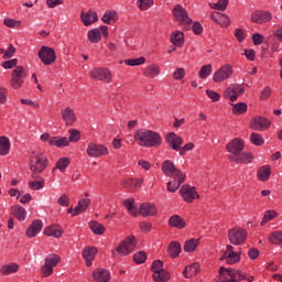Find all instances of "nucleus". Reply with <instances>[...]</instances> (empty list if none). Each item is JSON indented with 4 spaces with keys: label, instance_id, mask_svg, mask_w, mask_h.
I'll return each mask as SVG.
<instances>
[{
    "label": "nucleus",
    "instance_id": "49530a36",
    "mask_svg": "<svg viewBox=\"0 0 282 282\" xmlns=\"http://www.w3.org/2000/svg\"><path fill=\"white\" fill-rule=\"evenodd\" d=\"M70 162H72V160L69 158H67V156L61 158L56 162V165L53 169V171H56V169H58V171L64 173V171L67 169V166H69Z\"/></svg>",
    "mask_w": 282,
    "mask_h": 282
},
{
    "label": "nucleus",
    "instance_id": "e433bc0d",
    "mask_svg": "<svg viewBox=\"0 0 282 282\" xmlns=\"http://www.w3.org/2000/svg\"><path fill=\"white\" fill-rule=\"evenodd\" d=\"M220 261H226L228 265H235V263H239V261H241V249H239L235 253L221 257Z\"/></svg>",
    "mask_w": 282,
    "mask_h": 282
},
{
    "label": "nucleus",
    "instance_id": "58836bf2",
    "mask_svg": "<svg viewBox=\"0 0 282 282\" xmlns=\"http://www.w3.org/2000/svg\"><path fill=\"white\" fill-rule=\"evenodd\" d=\"M183 274L185 279H193V276H197L199 274V264L193 263L184 269Z\"/></svg>",
    "mask_w": 282,
    "mask_h": 282
},
{
    "label": "nucleus",
    "instance_id": "6ab92c4d",
    "mask_svg": "<svg viewBox=\"0 0 282 282\" xmlns=\"http://www.w3.org/2000/svg\"><path fill=\"white\" fill-rule=\"evenodd\" d=\"M62 120L65 122L66 127H74L78 118L76 117V112L72 109V107H66L61 110Z\"/></svg>",
    "mask_w": 282,
    "mask_h": 282
},
{
    "label": "nucleus",
    "instance_id": "2eb2a0df",
    "mask_svg": "<svg viewBox=\"0 0 282 282\" xmlns=\"http://www.w3.org/2000/svg\"><path fill=\"white\" fill-rule=\"evenodd\" d=\"M162 171L164 175H166L167 177H173L174 180L175 177H181V175H184L182 171L175 167V163H173V161L171 160H165L162 163Z\"/></svg>",
    "mask_w": 282,
    "mask_h": 282
},
{
    "label": "nucleus",
    "instance_id": "774afa93",
    "mask_svg": "<svg viewBox=\"0 0 282 282\" xmlns=\"http://www.w3.org/2000/svg\"><path fill=\"white\" fill-rule=\"evenodd\" d=\"M252 41H253V45H262L263 41H265V37L260 33H254L252 35Z\"/></svg>",
    "mask_w": 282,
    "mask_h": 282
},
{
    "label": "nucleus",
    "instance_id": "f704fd0d",
    "mask_svg": "<svg viewBox=\"0 0 282 282\" xmlns=\"http://www.w3.org/2000/svg\"><path fill=\"white\" fill-rule=\"evenodd\" d=\"M169 226H171V228H178V230H182L183 228H186V221L180 215H173L169 219Z\"/></svg>",
    "mask_w": 282,
    "mask_h": 282
},
{
    "label": "nucleus",
    "instance_id": "6e6d98bb",
    "mask_svg": "<svg viewBox=\"0 0 282 282\" xmlns=\"http://www.w3.org/2000/svg\"><path fill=\"white\" fill-rule=\"evenodd\" d=\"M3 25L7 28H12L13 30H19V28H21V21L14 20L12 18H6L3 20Z\"/></svg>",
    "mask_w": 282,
    "mask_h": 282
},
{
    "label": "nucleus",
    "instance_id": "393cba45",
    "mask_svg": "<svg viewBox=\"0 0 282 282\" xmlns=\"http://www.w3.org/2000/svg\"><path fill=\"white\" fill-rule=\"evenodd\" d=\"M96 254H98V249L96 247H86L82 251V257L85 259L87 268H91V263L94 262V259H96Z\"/></svg>",
    "mask_w": 282,
    "mask_h": 282
},
{
    "label": "nucleus",
    "instance_id": "ddd939ff",
    "mask_svg": "<svg viewBox=\"0 0 282 282\" xmlns=\"http://www.w3.org/2000/svg\"><path fill=\"white\" fill-rule=\"evenodd\" d=\"M89 76L93 80H100L101 83H111V70L108 68H94Z\"/></svg>",
    "mask_w": 282,
    "mask_h": 282
},
{
    "label": "nucleus",
    "instance_id": "680f3d73",
    "mask_svg": "<svg viewBox=\"0 0 282 282\" xmlns=\"http://www.w3.org/2000/svg\"><path fill=\"white\" fill-rule=\"evenodd\" d=\"M151 270L153 274H156L158 272L164 270V262H162L161 260H154Z\"/></svg>",
    "mask_w": 282,
    "mask_h": 282
},
{
    "label": "nucleus",
    "instance_id": "f03ea898",
    "mask_svg": "<svg viewBox=\"0 0 282 282\" xmlns=\"http://www.w3.org/2000/svg\"><path fill=\"white\" fill-rule=\"evenodd\" d=\"M139 147L148 149L162 147V135L153 130L140 129L134 134Z\"/></svg>",
    "mask_w": 282,
    "mask_h": 282
},
{
    "label": "nucleus",
    "instance_id": "37998d69",
    "mask_svg": "<svg viewBox=\"0 0 282 282\" xmlns=\"http://www.w3.org/2000/svg\"><path fill=\"white\" fill-rule=\"evenodd\" d=\"M123 206L127 208L128 213L132 215V217H138V208L135 207L133 198L123 200Z\"/></svg>",
    "mask_w": 282,
    "mask_h": 282
},
{
    "label": "nucleus",
    "instance_id": "5fc2aeb1",
    "mask_svg": "<svg viewBox=\"0 0 282 282\" xmlns=\"http://www.w3.org/2000/svg\"><path fill=\"white\" fill-rule=\"evenodd\" d=\"M102 23H107V25H111V23H116V11H106V13L101 18Z\"/></svg>",
    "mask_w": 282,
    "mask_h": 282
},
{
    "label": "nucleus",
    "instance_id": "338daca9",
    "mask_svg": "<svg viewBox=\"0 0 282 282\" xmlns=\"http://www.w3.org/2000/svg\"><path fill=\"white\" fill-rule=\"evenodd\" d=\"M186 76V70L184 68H176L173 73L174 80H182Z\"/></svg>",
    "mask_w": 282,
    "mask_h": 282
},
{
    "label": "nucleus",
    "instance_id": "72a5a7b5",
    "mask_svg": "<svg viewBox=\"0 0 282 282\" xmlns=\"http://www.w3.org/2000/svg\"><path fill=\"white\" fill-rule=\"evenodd\" d=\"M180 252H182V245L177 241L170 242L167 247V254L171 259H177L180 257Z\"/></svg>",
    "mask_w": 282,
    "mask_h": 282
},
{
    "label": "nucleus",
    "instance_id": "aec40b11",
    "mask_svg": "<svg viewBox=\"0 0 282 282\" xmlns=\"http://www.w3.org/2000/svg\"><path fill=\"white\" fill-rule=\"evenodd\" d=\"M272 21V13L268 11H254L251 13V22L262 25V23H270Z\"/></svg>",
    "mask_w": 282,
    "mask_h": 282
},
{
    "label": "nucleus",
    "instance_id": "473e14b6",
    "mask_svg": "<svg viewBox=\"0 0 282 282\" xmlns=\"http://www.w3.org/2000/svg\"><path fill=\"white\" fill-rule=\"evenodd\" d=\"M44 235L46 237H55V239H61L63 237V228L52 225L44 229Z\"/></svg>",
    "mask_w": 282,
    "mask_h": 282
},
{
    "label": "nucleus",
    "instance_id": "ea45409f",
    "mask_svg": "<svg viewBox=\"0 0 282 282\" xmlns=\"http://www.w3.org/2000/svg\"><path fill=\"white\" fill-rule=\"evenodd\" d=\"M272 174V170L269 165L261 166L258 170L257 177L260 182H268L270 180V175Z\"/></svg>",
    "mask_w": 282,
    "mask_h": 282
},
{
    "label": "nucleus",
    "instance_id": "c85d7f7f",
    "mask_svg": "<svg viewBox=\"0 0 282 282\" xmlns=\"http://www.w3.org/2000/svg\"><path fill=\"white\" fill-rule=\"evenodd\" d=\"M143 76L145 78H158L160 76V65L150 64L143 69Z\"/></svg>",
    "mask_w": 282,
    "mask_h": 282
},
{
    "label": "nucleus",
    "instance_id": "423d86ee",
    "mask_svg": "<svg viewBox=\"0 0 282 282\" xmlns=\"http://www.w3.org/2000/svg\"><path fill=\"white\" fill-rule=\"evenodd\" d=\"M248 239V231L239 227L228 230V240L232 246H243Z\"/></svg>",
    "mask_w": 282,
    "mask_h": 282
},
{
    "label": "nucleus",
    "instance_id": "dca6fc26",
    "mask_svg": "<svg viewBox=\"0 0 282 282\" xmlns=\"http://www.w3.org/2000/svg\"><path fill=\"white\" fill-rule=\"evenodd\" d=\"M271 126L272 121L265 117L257 116L251 120V129L253 131H268Z\"/></svg>",
    "mask_w": 282,
    "mask_h": 282
},
{
    "label": "nucleus",
    "instance_id": "0eeeda50",
    "mask_svg": "<svg viewBox=\"0 0 282 282\" xmlns=\"http://www.w3.org/2000/svg\"><path fill=\"white\" fill-rule=\"evenodd\" d=\"M61 261V256L58 254H50L44 260V265L41 268L42 276L47 278L52 276L54 274V268L58 265V262Z\"/></svg>",
    "mask_w": 282,
    "mask_h": 282
},
{
    "label": "nucleus",
    "instance_id": "09e8293b",
    "mask_svg": "<svg viewBox=\"0 0 282 282\" xmlns=\"http://www.w3.org/2000/svg\"><path fill=\"white\" fill-rule=\"evenodd\" d=\"M269 241L273 246H281L282 243V231H273L269 235Z\"/></svg>",
    "mask_w": 282,
    "mask_h": 282
},
{
    "label": "nucleus",
    "instance_id": "9d476101",
    "mask_svg": "<svg viewBox=\"0 0 282 282\" xmlns=\"http://www.w3.org/2000/svg\"><path fill=\"white\" fill-rule=\"evenodd\" d=\"M88 158H102L105 155H109V149L104 144H97L95 142H90L86 149Z\"/></svg>",
    "mask_w": 282,
    "mask_h": 282
},
{
    "label": "nucleus",
    "instance_id": "2f4dec72",
    "mask_svg": "<svg viewBox=\"0 0 282 282\" xmlns=\"http://www.w3.org/2000/svg\"><path fill=\"white\" fill-rule=\"evenodd\" d=\"M170 41L175 47H184V32L174 31L170 35Z\"/></svg>",
    "mask_w": 282,
    "mask_h": 282
},
{
    "label": "nucleus",
    "instance_id": "bb28decb",
    "mask_svg": "<svg viewBox=\"0 0 282 282\" xmlns=\"http://www.w3.org/2000/svg\"><path fill=\"white\" fill-rule=\"evenodd\" d=\"M93 276L96 282H109V279H111L109 271L102 268L95 270Z\"/></svg>",
    "mask_w": 282,
    "mask_h": 282
},
{
    "label": "nucleus",
    "instance_id": "3c124183",
    "mask_svg": "<svg viewBox=\"0 0 282 282\" xmlns=\"http://www.w3.org/2000/svg\"><path fill=\"white\" fill-rule=\"evenodd\" d=\"M232 113L241 116L248 111V105L246 102H238L232 105Z\"/></svg>",
    "mask_w": 282,
    "mask_h": 282
},
{
    "label": "nucleus",
    "instance_id": "4c0bfd02",
    "mask_svg": "<svg viewBox=\"0 0 282 282\" xmlns=\"http://www.w3.org/2000/svg\"><path fill=\"white\" fill-rule=\"evenodd\" d=\"M50 147L63 149V147H69V140L67 137H52L50 140Z\"/></svg>",
    "mask_w": 282,
    "mask_h": 282
},
{
    "label": "nucleus",
    "instance_id": "cd10ccee",
    "mask_svg": "<svg viewBox=\"0 0 282 282\" xmlns=\"http://www.w3.org/2000/svg\"><path fill=\"white\" fill-rule=\"evenodd\" d=\"M186 181V174H182L181 176H175L174 181H170L167 183L169 193H175L182 184Z\"/></svg>",
    "mask_w": 282,
    "mask_h": 282
},
{
    "label": "nucleus",
    "instance_id": "69168bd1",
    "mask_svg": "<svg viewBox=\"0 0 282 282\" xmlns=\"http://www.w3.org/2000/svg\"><path fill=\"white\" fill-rule=\"evenodd\" d=\"M19 64V59L13 58V59H9L2 63V67L4 69H12V68H17V65Z\"/></svg>",
    "mask_w": 282,
    "mask_h": 282
},
{
    "label": "nucleus",
    "instance_id": "f257e3e1",
    "mask_svg": "<svg viewBox=\"0 0 282 282\" xmlns=\"http://www.w3.org/2000/svg\"><path fill=\"white\" fill-rule=\"evenodd\" d=\"M246 144L242 139L235 138L226 145V150L230 155L228 156L229 162H235V164H250L254 156L252 153H243Z\"/></svg>",
    "mask_w": 282,
    "mask_h": 282
},
{
    "label": "nucleus",
    "instance_id": "79ce46f5",
    "mask_svg": "<svg viewBox=\"0 0 282 282\" xmlns=\"http://www.w3.org/2000/svg\"><path fill=\"white\" fill-rule=\"evenodd\" d=\"M10 153V139L8 137H0V155H8Z\"/></svg>",
    "mask_w": 282,
    "mask_h": 282
},
{
    "label": "nucleus",
    "instance_id": "9b49d317",
    "mask_svg": "<svg viewBox=\"0 0 282 282\" xmlns=\"http://www.w3.org/2000/svg\"><path fill=\"white\" fill-rule=\"evenodd\" d=\"M135 246H138V241L135 237L130 236L126 238L116 248L117 252L127 257V254H131L132 251L135 250Z\"/></svg>",
    "mask_w": 282,
    "mask_h": 282
},
{
    "label": "nucleus",
    "instance_id": "de8ad7c7",
    "mask_svg": "<svg viewBox=\"0 0 282 282\" xmlns=\"http://www.w3.org/2000/svg\"><path fill=\"white\" fill-rule=\"evenodd\" d=\"M197 246H199V240L192 238L184 243L185 252H195L197 250Z\"/></svg>",
    "mask_w": 282,
    "mask_h": 282
},
{
    "label": "nucleus",
    "instance_id": "13d9d810",
    "mask_svg": "<svg viewBox=\"0 0 282 282\" xmlns=\"http://www.w3.org/2000/svg\"><path fill=\"white\" fill-rule=\"evenodd\" d=\"M69 137H68V143L69 142H78L80 140V131L77 129H70L68 130Z\"/></svg>",
    "mask_w": 282,
    "mask_h": 282
},
{
    "label": "nucleus",
    "instance_id": "412c9836",
    "mask_svg": "<svg viewBox=\"0 0 282 282\" xmlns=\"http://www.w3.org/2000/svg\"><path fill=\"white\" fill-rule=\"evenodd\" d=\"M80 21L86 28H89V25H94V23H97L98 12H96L91 9H89L87 12L82 11L80 12Z\"/></svg>",
    "mask_w": 282,
    "mask_h": 282
},
{
    "label": "nucleus",
    "instance_id": "bf43d9fd",
    "mask_svg": "<svg viewBox=\"0 0 282 282\" xmlns=\"http://www.w3.org/2000/svg\"><path fill=\"white\" fill-rule=\"evenodd\" d=\"M44 186H45L44 180L29 182V188H31V191H41V188H43Z\"/></svg>",
    "mask_w": 282,
    "mask_h": 282
},
{
    "label": "nucleus",
    "instance_id": "8fccbe9b",
    "mask_svg": "<svg viewBox=\"0 0 282 282\" xmlns=\"http://www.w3.org/2000/svg\"><path fill=\"white\" fill-rule=\"evenodd\" d=\"M210 74H213V65L210 64L202 66L198 72V76L202 80H206Z\"/></svg>",
    "mask_w": 282,
    "mask_h": 282
},
{
    "label": "nucleus",
    "instance_id": "4468645a",
    "mask_svg": "<svg viewBox=\"0 0 282 282\" xmlns=\"http://www.w3.org/2000/svg\"><path fill=\"white\" fill-rule=\"evenodd\" d=\"M232 66L230 64H225L214 73V83H224V80H228V78L232 76Z\"/></svg>",
    "mask_w": 282,
    "mask_h": 282
},
{
    "label": "nucleus",
    "instance_id": "6e6552de",
    "mask_svg": "<svg viewBox=\"0 0 282 282\" xmlns=\"http://www.w3.org/2000/svg\"><path fill=\"white\" fill-rule=\"evenodd\" d=\"M173 17L180 25H191V23H193V19L188 17V11H186L182 4H176L174 7Z\"/></svg>",
    "mask_w": 282,
    "mask_h": 282
},
{
    "label": "nucleus",
    "instance_id": "0e129e2a",
    "mask_svg": "<svg viewBox=\"0 0 282 282\" xmlns=\"http://www.w3.org/2000/svg\"><path fill=\"white\" fill-rule=\"evenodd\" d=\"M229 0H218L217 3H214L213 8L214 10H220V12H224L226 8H228Z\"/></svg>",
    "mask_w": 282,
    "mask_h": 282
},
{
    "label": "nucleus",
    "instance_id": "a19ab883",
    "mask_svg": "<svg viewBox=\"0 0 282 282\" xmlns=\"http://www.w3.org/2000/svg\"><path fill=\"white\" fill-rule=\"evenodd\" d=\"M87 40L89 43H99L102 41V34L100 33V29L95 28L93 30H89L87 33Z\"/></svg>",
    "mask_w": 282,
    "mask_h": 282
},
{
    "label": "nucleus",
    "instance_id": "a211bd4d",
    "mask_svg": "<svg viewBox=\"0 0 282 282\" xmlns=\"http://www.w3.org/2000/svg\"><path fill=\"white\" fill-rule=\"evenodd\" d=\"M239 94H246V88L239 85H230L224 93V98H228L231 102H235L239 98Z\"/></svg>",
    "mask_w": 282,
    "mask_h": 282
},
{
    "label": "nucleus",
    "instance_id": "a878e982",
    "mask_svg": "<svg viewBox=\"0 0 282 282\" xmlns=\"http://www.w3.org/2000/svg\"><path fill=\"white\" fill-rule=\"evenodd\" d=\"M43 230V221L33 220L32 224L26 228V237L33 239L36 235Z\"/></svg>",
    "mask_w": 282,
    "mask_h": 282
},
{
    "label": "nucleus",
    "instance_id": "c756f323",
    "mask_svg": "<svg viewBox=\"0 0 282 282\" xmlns=\"http://www.w3.org/2000/svg\"><path fill=\"white\" fill-rule=\"evenodd\" d=\"M11 215H13L18 221H25L28 212L21 205H13L11 207Z\"/></svg>",
    "mask_w": 282,
    "mask_h": 282
},
{
    "label": "nucleus",
    "instance_id": "7ed1b4c3",
    "mask_svg": "<svg viewBox=\"0 0 282 282\" xmlns=\"http://www.w3.org/2000/svg\"><path fill=\"white\" fill-rule=\"evenodd\" d=\"M220 278L219 282H241V281H248L253 282L254 275H250L246 272H243L241 269H234V268H225L220 267L218 270Z\"/></svg>",
    "mask_w": 282,
    "mask_h": 282
},
{
    "label": "nucleus",
    "instance_id": "39448f33",
    "mask_svg": "<svg viewBox=\"0 0 282 282\" xmlns=\"http://www.w3.org/2000/svg\"><path fill=\"white\" fill-rule=\"evenodd\" d=\"M28 78V70L23 66H17L11 74L10 86L12 89H21Z\"/></svg>",
    "mask_w": 282,
    "mask_h": 282
},
{
    "label": "nucleus",
    "instance_id": "e2e57ef3",
    "mask_svg": "<svg viewBox=\"0 0 282 282\" xmlns=\"http://www.w3.org/2000/svg\"><path fill=\"white\" fill-rule=\"evenodd\" d=\"M154 1L153 0H138V8L140 10H149L151 6H153Z\"/></svg>",
    "mask_w": 282,
    "mask_h": 282
},
{
    "label": "nucleus",
    "instance_id": "1a4fd4ad",
    "mask_svg": "<svg viewBox=\"0 0 282 282\" xmlns=\"http://www.w3.org/2000/svg\"><path fill=\"white\" fill-rule=\"evenodd\" d=\"M37 56L43 65H52V63H56V51L50 46L43 45L40 48Z\"/></svg>",
    "mask_w": 282,
    "mask_h": 282
},
{
    "label": "nucleus",
    "instance_id": "20e7f679",
    "mask_svg": "<svg viewBox=\"0 0 282 282\" xmlns=\"http://www.w3.org/2000/svg\"><path fill=\"white\" fill-rule=\"evenodd\" d=\"M29 169L31 171V177L33 180H39V177H41V173L47 169V158L45 154L41 152H33L30 155Z\"/></svg>",
    "mask_w": 282,
    "mask_h": 282
},
{
    "label": "nucleus",
    "instance_id": "c03bdc74",
    "mask_svg": "<svg viewBox=\"0 0 282 282\" xmlns=\"http://www.w3.org/2000/svg\"><path fill=\"white\" fill-rule=\"evenodd\" d=\"M89 228L94 232V235L98 236L105 235V231L107 230V228H105V226L98 221H90Z\"/></svg>",
    "mask_w": 282,
    "mask_h": 282
},
{
    "label": "nucleus",
    "instance_id": "c9c22d12",
    "mask_svg": "<svg viewBox=\"0 0 282 282\" xmlns=\"http://www.w3.org/2000/svg\"><path fill=\"white\" fill-rule=\"evenodd\" d=\"M17 272H19V264L14 262L0 268V274H2V276H10V274H17Z\"/></svg>",
    "mask_w": 282,
    "mask_h": 282
},
{
    "label": "nucleus",
    "instance_id": "f8f14e48",
    "mask_svg": "<svg viewBox=\"0 0 282 282\" xmlns=\"http://www.w3.org/2000/svg\"><path fill=\"white\" fill-rule=\"evenodd\" d=\"M180 195L187 204H193L195 199H199V194L195 189V187L191 185H182L180 188Z\"/></svg>",
    "mask_w": 282,
    "mask_h": 282
},
{
    "label": "nucleus",
    "instance_id": "4d7b16f0",
    "mask_svg": "<svg viewBox=\"0 0 282 282\" xmlns=\"http://www.w3.org/2000/svg\"><path fill=\"white\" fill-rule=\"evenodd\" d=\"M124 63L130 67H135L138 65H144V63H147V58L145 57L130 58V59H126Z\"/></svg>",
    "mask_w": 282,
    "mask_h": 282
},
{
    "label": "nucleus",
    "instance_id": "7c9ffc66",
    "mask_svg": "<svg viewBox=\"0 0 282 282\" xmlns=\"http://www.w3.org/2000/svg\"><path fill=\"white\" fill-rule=\"evenodd\" d=\"M91 204V199L89 198H82L78 200L77 206L74 208L73 217H76L80 215L82 213H85L87 208H89V205Z\"/></svg>",
    "mask_w": 282,
    "mask_h": 282
},
{
    "label": "nucleus",
    "instance_id": "4be33fe9",
    "mask_svg": "<svg viewBox=\"0 0 282 282\" xmlns=\"http://www.w3.org/2000/svg\"><path fill=\"white\" fill-rule=\"evenodd\" d=\"M143 182V178H123L121 181V186L127 188V191H131V193H135V191L142 186Z\"/></svg>",
    "mask_w": 282,
    "mask_h": 282
},
{
    "label": "nucleus",
    "instance_id": "603ef678",
    "mask_svg": "<svg viewBox=\"0 0 282 282\" xmlns=\"http://www.w3.org/2000/svg\"><path fill=\"white\" fill-rule=\"evenodd\" d=\"M250 142L251 144H254V147H263V144H265V140L263 139V135L257 132L251 133Z\"/></svg>",
    "mask_w": 282,
    "mask_h": 282
},
{
    "label": "nucleus",
    "instance_id": "a18cd8bd",
    "mask_svg": "<svg viewBox=\"0 0 282 282\" xmlns=\"http://www.w3.org/2000/svg\"><path fill=\"white\" fill-rule=\"evenodd\" d=\"M152 279L155 282H166L169 279H171V275L166 270L162 269L161 271L153 273Z\"/></svg>",
    "mask_w": 282,
    "mask_h": 282
},
{
    "label": "nucleus",
    "instance_id": "f3484780",
    "mask_svg": "<svg viewBox=\"0 0 282 282\" xmlns=\"http://www.w3.org/2000/svg\"><path fill=\"white\" fill-rule=\"evenodd\" d=\"M165 142L170 149H173V151H180V149H182V144H184V139L175 132H170L165 138Z\"/></svg>",
    "mask_w": 282,
    "mask_h": 282
},
{
    "label": "nucleus",
    "instance_id": "864d4df0",
    "mask_svg": "<svg viewBox=\"0 0 282 282\" xmlns=\"http://www.w3.org/2000/svg\"><path fill=\"white\" fill-rule=\"evenodd\" d=\"M275 217H279V213H276V210H267L263 215L260 226H265V224L272 221V219H275Z\"/></svg>",
    "mask_w": 282,
    "mask_h": 282
},
{
    "label": "nucleus",
    "instance_id": "5701e85b",
    "mask_svg": "<svg viewBox=\"0 0 282 282\" xmlns=\"http://www.w3.org/2000/svg\"><path fill=\"white\" fill-rule=\"evenodd\" d=\"M212 21L220 25L221 28H229L230 26V18L226 15V13H221L219 11H214L210 14Z\"/></svg>",
    "mask_w": 282,
    "mask_h": 282
},
{
    "label": "nucleus",
    "instance_id": "b1692460",
    "mask_svg": "<svg viewBox=\"0 0 282 282\" xmlns=\"http://www.w3.org/2000/svg\"><path fill=\"white\" fill-rule=\"evenodd\" d=\"M139 215L142 217H153L158 215V207L153 203H143L140 205Z\"/></svg>",
    "mask_w": 282,
    "mask_h": 282
},
{
    "label": "nucleus",
    "instance_id": "052dcab7",
    "mask_svg": "<svg viewBox=\"0 0 282 282\" xmlns=\"http://www.w3.org/2000/svg\"><path fill=\"white\" fill-rule=\"evenodd\" d=\"M133 261L138 264L144 263V261H147V253L144 251H139L134 253Z\"/></svg>",
    "mask_w": 282,
    "mask_h": 282
}]
</instances>
